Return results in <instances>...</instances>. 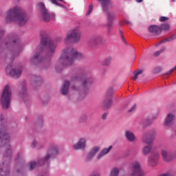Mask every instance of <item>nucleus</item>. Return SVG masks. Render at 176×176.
<instances>
[{
	"label": "nucleus",
	"instance_id": "obj_19",
	"mask_svg": "<svg viewBox=\"0 0 176 176\" xmlns=\"http://www.w3.org/2000/svg\"><path fill=\"white\" fill-rule=\"evenodd\" d=\"M174 119H175L174 115H173L172 113L168 114L167 117L165 119L164 125L171 126V124H173V122H174Z\"/></svg>",
	"mask_w": 176,
	"mask_h": 176
},
{
	"label": "nucleus",
	"instance_id": "obj_3",
	"mask_svg": "<svg viewBox=\"0 0 176 176\" xmlns=\"http://www.w3.org/2000/svg\"><path fill=\"white\" fill-rule=\"evenodd\" d=\"M10 138L5 130V126L1 124L0 126V146H6L8 150L3 155V160L10 162V157L12 156V149H10V145L9 144Z\"/></svg>",
	"mask_w": 176,
	"mask_h": 176
},
{
	"label": "nucleus",
	"instance_id": "obj_2",
	"mask_svg": "<svg viewBox=\"0 0 176 176\" xmlns=\"http://www.w3.org/2000/svg\"><path fill=\"white\" fill-rule=\"evenodd\" d=\"M7 23L17 21L20 25H24L28 18L27 14L19 6H16L8 10L6 18Z\"/></svg>",
	"mask_w": 176,
	"mask_h": 176
},
{
	"label": "nucleus",
	"instance_id": "obj_24",
	"mask_svg": "<svg viewBox=\"0 0 176 176\" xmlns=\"http://www.w3.org/2000/svg\"><path fill=\"white\" fill-rule=\"evenodd\" d=\"M43 61V58L41 54H36L32 58V63H41Z\"/></svg>",
	"mask_w": 176,
	"mask_h": 176
},
{
	"label": "nucleus",
	"instance_id": "obj_7",
	"mask_svg": "<svg viewBox=\"0 0 176 176\" xmlns=\"http://www.w3.org/2000/svg\"><path fill=\"white\" fill-rule=\"evenodd\" d=\"M37 6L38 9H41L43 12V17L44 21L47 23V21H50L51 19H54V14H50L47 12V10H46V8H45V4L43 3H41V2L38 3L37 4Z\"/></svg>",
	"mask_w": 176,
	"mask_h": 176
},
{
	"label": "nucleus",
	"instance_id": "obj_34",
	"mask_svg": "<svg viewBox=\"0 0 176 176\" xmlns=\"http://www.w3.org/2000/svg\"><path fill=\"white\" fill-rule=\"evenodd\" d=\"M120 36L123 43H126V39H124V36H123V32H122V30H120Z\"/></svg>",
	"mask_w": 176,
	"mask_h": 176
},
{
	"label": "nucleus",
	"instance_id": "obj_40",
	"mask_svg": "<svg viewBox=\"0 0 176 176\" xmlns=\"http://www.w3.org/2000/svg\"><path fill=\"white\" fill-rule=\"evenodd\" d=\"M135 109V104H134L129 110V112H133Z\"/></svg>",
	"mask_w": 176,
	"mask_h": 176
},
{
	"label": "nucleus",
	"instance_id": "obj_33",
	"mask_svg": "<svg viewBox=\"0 0 176 176\" xmlns=\"http://www.w3.org/2000/svg\"><path fill=\"white\" fill-rule=\"evenodd\" d=\"M111 64V58H106L103 62L104 65H109Z\"/></svg>",
	"mask_w": 176,
	"mask_h": 176
},
{
	"label": "nucleus",
	"instance_id": "obj_28",
	"mask_svg": "<svg viewBox=\"0 0 176 176\" xmlns=\"http://www.w3.org/2000/svg\"><path fill=\"white\" fill-rule=\"evenodd\" d=\"M119 175V169L118 168H114L111 170L110 176H118Z\"/></svg>",
	"mask_w": 176,
	"mask_h": 176
},
{
	"label": "nucleus",
	"instance_id": "obj_9",
	"mask_svg": "<svg viewBox=\"0 0 176 176\" xmlns=\"http://www.w3.org/2000/svg\"><path fill=\"white\" fill-rule=\"evenodd\" d=\"M113 94V90L110 89L107 91V95L104 100L103 101V107L105 109L109 108L112 105V94Z\"/></svg>",
	"mask_w": 176,
	"mask_h": 176
},
{
	"label": "nucleus",
	"instance_id": "obj_38",
	"mask_svg": "<svg viewBox=\"0 0 176 176\" xmlns=\"http://www.w3.org/2000/svg\"><path fill=\"white\" fill-rule=\"evenodd\" d=\"M160 71H162V67H157L155 69V74L160 72Z\"/></svg>",
	"mask_w": 176,
	"mask_h": 176
},
{
	"label": "nucleus",
	"instance_id": "obj_49",
	"mask_svg": "<svg viewBox=\"0 0 176 176\" xmlns=\"http://www.w3.org/2000/svg\"><path fill=\"white\" fill-rule=\"evenodd\" d=\"M0 119L2 120V119H3V116H1Z\"/></svg>",
	"mask_w": 176,
	"mask_h": 176
},
{
	"label": "nucleus",
	"instance_id": "obj_35",
	"mask_svg": "<svg viewBox=\"0 0 176 176\" xmlns=\"http://www.w3.org/2000/svg\"><path fill=\"white\" fill-rule=\"evenodd\" d=\"M92 11H93V5H89L88 11L87 12V16L90 14V13H91Z\"/></svg>",
	"mask_w": 176,
	"mask_h": 176
},
{
	"label": "nucleus",
	"instance_id": "obj_18",
	"mask_svg": "<svg viewBox=\"0 0 176 176\" xmlns=\"http://www.w3.org/2000/svg\"><path fill=\"white\" fill-rule=\"evenodd\" d=\"M148 31L149 32L159 35L162 32V28L157 25H153L148 27Z\"/></svg>",
	"mask_w": 176,
	"mask_h": 176
},
{
	"label": "nucleus",
	"instance_id": "obj_15",
	"mask_svg": "<svg viewBox=\"0 0 176 176\" xmlns=\"http://www.w3.org/2000/svg\"><path fill=\"white\" fill-rule=\"evenodd\" d=\"M157 160H159V153H154L151 157L148 158V164L151 166H156V164H157Z\"/></svg>",
	"mask_w": 176,
	"mask_h": 176
},
{
	"label": "nucleus",
	"instance_id": "obj_37",
	"mask_svg": "<svg viewBox=\"0 0 176 176\" xmlns=\"http://www.w3.org/2000/svg\"><path fill=\"white\" fill-rule=\"evenodd\" d=\"M173 71H176V67H174L172 69H170L169 72H167L166 75H170V74H173Z\"/></svg>",
	"mask_w": 176,
	"mask_h": 176
},
{
	"label": "nucleus",
	"instance_id": "obj_32",
	"mask_svg": "<svg viewBox=\"0 0 176 176\" xmlns=\"http://www.w3.org/2000/svg\"><path fill=\"white\" fill-rule=\"evenodd\" d=\"M36 166V162H32L30 163V170H34L35 167Z\"/></svg>",
	"mask_w": 176,
	"mask_h": 176
},
{
	"label": "nucleus",
	"instance_id": "obj_21",
	"mask_svg": "<svg viewBox=\"0 0 176 176\" xmlns=\"http://www.w3.org/2000/svg\"><path fill=\"white\" fill-rule=\"evenodd\" d=\"M107 19H108L107 28L109 30L111 27H112V21H113L115 19V14H113V13L108 12Z\"/></svg>",
	"mask_w": 176,
	"mask_h": 176
},
{
	"label": "nucleus",
	"instance_id": "obj_29",
	"mask_svg": "<svg viewBox=\"0 0 176 176\" xmlns=\"http://www.w3.org/2000/svg\"><path fill=\"white\" fill-rule=\"evenodd\" d=\"M143 71L141 69H138L134 72L133 80H137V78H138V75H141Z\"/></svg>",
	"mask_w": 176,
	"mask_h": 176
},
{
	"label": "nucleus",
	"instance_id": "obj_17",
	"mask_svg": "<svg viewBox=\"0 0 176 176\" xmlns=\"http://www.w3.org/2000/svg\"><path fill=\"white\" fill-rule=\"evenodd\" d=\"M100 151V147L95 146L91 149L88 155H87V160H91L94 156H96V153Z\"/></svg>",
	"mask_w": 176,
	"mask_h": 176
},
{
	"label": "nucleus",
	"instance_id": "obj_25",
	"mask_svg": "<svg viewBox=\"0 0 176 176\" xmlns=\"http://www.w3.org/2000/svg\"><path fill=\"white\" fill-rule=\"evenodd\" d=\"M125 137L128 141H134L135 140V136L133 132L126 131L125 132Z\"/></svg>",
	"mask_w": 176,
	"mask_h": 176
},
{
	"label": "nucleus",
	"instance_id": "obj_8",
	"mask_svg": "<svg viewBox=\"0 0 176 176\" xmlns=\"http://www.w3.org/2000/svg\"><path fill=\"white\" fill-rule=\"evenodd\" d=\"M132 175L144 176V171L141 169V165L138 162H134L132 164Z\"/></svg>",
	"mask_w": 176,
	"mask_h": 176
},
{
	"label": "nucleus",
	"instance_id": "obj_42",
	"mask_svg": "<svg viewBox=\"0 0 176 176\" xmlns=\"http://www.w3.org/2000/svg\"><path fill=\"white\" fill-rule=\"evenodd\" d=\"M107 113H104L102 115V119H104V120L107 119Z\"/></svg>",
	"mask_w": 176,
	"mask_h": 176
},
{
	"label": "nucleus",
	"instance_id": "obj_16",
	"mask_svg": "<svg viewBox=\"0 0 176 176\" xmlns=\"http://www.w3.org/2000/svg\"><path fill=\"white\" fill-rule=\"evenodd\" d=\"M86 146V139L81 138L79 140L77 144H74L73 146V149H85Z\"/></svg>",
	"mask_w": 176,
	"mask_h": 176
},
{
	"label": "nucleus",
	"instance_id": "obj_13",
	"mask_svg": "<svg viewBox=\"0 0 176 176\" xmlns=\"http://www.w3.org/2000/svg\"><path fill=\"white\" fill-rule=\"evenodd\" d=\"M58 153V151L57 150V147H53L52 148L50 149L48 151L47 155L45 156V157L43 160H41L40 163H43V164H45L49 159H50V157L57 155Z\"/></svg>",
	"mask_w": 176,
	"mask_h": 176
},
{
	"label": "nucleus",
	"instance_id": "obj_27",
	"mask_svg": "<svg viewBox=\"0 0 176 176\" xmlns=\"http://www.w3.org/2000/svg\"><path fill=\"white\" fill-rule=\"evenodd\" d=\"M175 38H176V34H174L171 37L168 38H166L162 41L161 42H160L158 44H157V46H159V45H160L161 43H164V42H170V41H173V39H175Z\"/></svg>",
	"mask_w": 176,
	"mask_h": 176
},
{
	"label": "nucleus",
	"instance_id": "obj_50",
	"mask_svg": "<svg viewBox=\"0 0 176 176\" xmlns=\"http://www.w3.org/2000/svg\"><path fill=\"white\" fill-rule=\"evenodd\" d=\"M84 119H85V120H86V119H87V116H85Z\"/></svg>",
	"mask_w": 176,
	"mask_h": 176
},
{
	"label": "nucleus",
	"instance_id": "obj_47",
	"mask_svg": "<svg viewBox=\"0 0 176 176\" xmlns=\"http://www.w3.org/2000/svg\"><path fill=\"white\" fill-rule=\"evenodd\" d=\"M143 0H136L137 2L140 3L142 2Z\"/></svg>",
	"mask_w": 176,
	"mask_h": 176
},
{
	"label": "nucleus",
	"instance_id": "obj_48",
	"mask_svg": "<svg viewBox=\"0 0 176 176\" xmlns=\"http://www.w3.org/2000/svg\"><path fill=\"white\" fill-rule=\"evenodd\" d=\"M73 90H78L75 87H72Z\"/></svg>",
	"mask_w": 176,
	"mask_h": 176
},
{
	"label": "nucleus",
	"instance_id": "obj_51",
	"mask_svg": "<svg viewBox=\"0 0 176 176\" xmlns=\"http://www.w3.org/2000/svg\"><path fill=\"white\" fill-rule=\"evenodd\" d=\"M3 166H5V162L3 163Z\"/></svg>",
	"mask_w": 176,
	"mask_h": 176
},
{
	"label": "nucleus",
	"instance_id": "obj_44",
	"mask_svg": "<svg viewBox=\"0 0 176 176\" xmlns=\"http://www.w3.org/2000/svg\"><path fill=\"white\" fill-rule=\"evenodd\" d=\"M3 34H5V32L3 30L0 31V38L1 36H2V35H3Z\"/></svg>",
	"mask_w": 176,
	"mask_h": 176
},
{
	"label": "nucleus",
	"instance_id": "obj_43",
	"mask_svg": "<svg viewBox=\"0 0 176 176\" xmlns=\"http://www.w3.org/2000/svg\"><path fill=\"white\" fill-rule=\"evenodd\" d=\"M160 176H173V175H170L169 173H164V174H162Z\"/></svg>",
	"mask_w": 176,
	"mask_h": 176
},
{
	"label": "nucleus",
	"instance_id": "obj_22",
	"mask_svg": "<svg viewBox=\"0 0 176 176\" xmlns=\"http://www.w3.org/2000/svg\"><path fill=\"white\" fill-rule=\"evenodd\" d=\"M99 2L102 4V9L104 12L107 11L108 10V8H109V5L111 4L110 0H98Z\"/></svg>",
	"mask_w": 176,
	"mask_h": 176
},
{
	"label": "nucleus",
	"instance_id": "obj_12",
	"mask_svg": "<svg viewBox=\"0 0 176 176\" xmlns=\"http://www.w3.org/2000/svg\"><path fill=\"white\" fill-rule=\"evenodd\" d=\"M162 159L165 162H171L174 159V154L170 150L163 149L161 151Z\"/></svg>",
	"mask_w": 176,
	"mask_h": 176
},
{
	"label": "nucleus",
	"instance_id": "obj_14",
	"mask_svg": "<svg viewBox=\"0 0 176 176\" xmlns=\"http://www.w3.org/2000/svg\"><path fill=\"white\" fill-rule=\"evenodd\" d=\"M74 80L76 82H81L83 87H87L89 84L91 83V80H86V77L84 75H80L74 78Z\"/></svg>",
	"mask_w": 176,
	"mask_h": 176
},
{
	"label": "nucleus",
	"instance_id": "obj_30",
	"mask_svg": "<svg viewBox=\"0 0 176 176\" xmlns=\"http://www.w3.org/2000/svg\"><path fill=\"white\" fill-rule=\"evenodd\" d=\"M161 31L163 30L164 31H168L170 30V25L168 24H163L161 25Z\"/></svg>",
	"mask_w": 176,
	"mask_h": 176
},
{
	"label": "nucleus",
	"instance_id": "obj_39",
	"mask_svg": "<svg viewBox=\"0 0 176 176\" xmlns=\"http://www.w3.org/2000/svg\"><path fill=\"white\" fill-rule=\"evenodd\" d=\"M36 144H38V143L36 142V141L34 140L33 142H32V148H35V147L36 146Z\"/></svg>",
	"mask_w": 176,
	"mask_h": 176
},
{
	"label": "nucleus",
	"instance_id": "obj_11",
	"mask_svg": "<svg viewBox=\"0 0 176 176\" xmlns=\"http://www.w3.org/2000/svg\"><path fill=\"white\" fill-rule=\"evenodd\" d=\"M6 71L7 74H9V75H11V76H13L14 78H19L22 72L21 68L12 69V66L10 65L6 67Z\"/></svg>",
	"mask_w": 176,
	"mask_h": 176
},
{
	"label": "nucleus",
	"instance_id": "obj_20",
	"mask_svg": "<svg viewBox=\"0 0 176 176\" xmlns=\"http://www.w3.org/2000/svg\"><path fill=\"white\" fill-rule=\"evenodd\" d=\"M69 87V81L65 80L63 83V86L62 87L60 91L63 96H66L68 94V89Z\"/></svg>",
	"mask_w": 176,
	"mask_h": 176
},
{
	"label": "nucleus",
	"instance_id": "obj_6",
	"mask_svg": "<svg viewBox=\"0 0 176 176\" xmlns=\"http://www.w3.org/2000/svg\"><path fill=\"white\" fill-rule=\"evenodd\" d=\"M79 39H80V31L79 28H76L67 33L65 41L78 42Z\"/></svg>",
	"mask_w": 176,
	"mask_h": 176
},
{
	"label": "nucleus",
	"instance_id": "obj_46",
	"mask_svg": "<svg viewBox=\"0 0 176 176\" xmlns=\"http://www.w3.org/2000/svg\"><path fill=\"white\" fill-rule=\"evenodd\" d=\"M91 176H100V175L98 173H95V174H94V175H92Z\"/></svg>",
	"mask_w": 176,
	"mask_h": 176
},
{
	"label": "nucleus",
	"instance_id": "obj_31",
	"mask_svg": "<svg viewBox=\"0 0 176 176\" xmlns=\"http://www.w3.org/2000/svg\"><path fill=\"white\" fill-rule=\"evenodd\" d=\"M164 50H166V47H163L160 50L155 52L154 54V56L155 57L160 56L161 53H163V52H164Z\"/></svg>",
	"mask_w": 176,
	"mask_h": 176
},
{
	"label": "nucleus",
	"instance_id": "obj_41",
	"mask_svg": "<svg viewBox=\"0 0 176 176\" xmlns=\"http://www.w3.org/2000/svg\"><path fill=\"white\" fill-rule=\"evenodd\" d=\"M52 3H54V5H58V3H57V0H51Z\"/></svg>",
	"mask_w": 176,
	"mask_h": 176
},
{
	"label": "nucleus",
	"instance_id": "obj_26",
	"mask_svg": "<svg viewBox=\"0 0 176 176\" xmlns=\"http://www.w3.org/2000/svg\"><path fill=\"white\" fill-rule=\"evenodd\" d=\"M9 174H10V170H9V168H0V175H9Z\"/></svg>",
	"mask_w": 176,
	"mask_h": 176
},
{
	"label": "nucleus",
	"instance_id": "obj_45",
	"mask_svg": "<svg viewBox=\"0 0 176 176\" xmlns=\"http://www.w3.org/2000/svg\"><path fill=\"white\" fill-rule=\"evenodd\" d=\"M27 93V89H25V87L23 88V94H25Z\"/></svg>",
	"mask_w": 176,
	"mask_h": 176
},
{
	"label": "nucleus",
	"instance_id": "obj_23",
	"mask_svg": "<svg viewBox=\"0 0 176 176\" xmlns=\"http://www.w3.org/2000/svg\"><path fill=\"white\" fill-rule=\"evenodd\" d=\"M111 149H112V146H110L109 148H104L103 150H102L101 152L97 156V160H100L101 157H102L103 156H105V155H107V153H109V151H111Z\"/></svg>",
	"mask_w": 176,
	"mask_h": 176
},
{
	"label": "nucleus",
	"instance_id": "obj_1",
	"mask_svg": "<svg viewBox=\"0 0 176 176\" xmlns=\"http://www.w3.org/2000/svg\"><path fill=\"white\" fill-rule=\"evenodd\" d=\"M83 55L75 49L67 48L62 51V54L56 65V71H60V69L65 68V67H69L72 65L76 60H80L82 58Z\"/></svg>",
	"mask_w": 176,
	"mask_h": 176
},
{
	"label": "nucleus",
	"instance_id": "obj_36",
	"mask_svg": "<svg viewBox=\"0 0 176 176\" xmlns=\"http://www.w3.org/2000/svg\"><path fill=\"white\" fill-rule=\"evenodd\" d=\"M167 20H168V17H166V16H160V21H161L162 23L164 22V21H167Z\"/></svg>",
	"mask_w": 176,
	"mask_h": 176
},
{
	"label": "nucleus",
	"instance_id": "obj_10",
	"mask_svg": "<svg viewBox=\"0 0 176 176\" xmlns=\"http://www.w3.org/2000/svg\"><path fill=\"white\" fill-rule=\"evenodd\" d=\"M143 141L145 144H147L148 146H144L142 148V152L144 155H148L152 151V142H153V138L146 139L145 138H143Z\"/></svg>",
	"mask_w": 176,
	"mask_h": 176
},
{
	"label": "nucleus",
	"instance_id": "obj_5",
	"mask_svg": "<svg viewBox=\"0 0 176 176\" xmlns=\"http://www.w3.org/2000/svg\"><path fill=\"white\" fill-rule=\"evenodd\" d=\"M10 98H12V91H10L9 85H6L4 87L1 98V104L4 109H8V108H9Z\"/></svg>",
	"mask_w": 176,
	"mask_h": 176
},
{
	"label": "nucleus",
	"instance_id": "obj_4",
	"mask_svg": "<svg viewBox=\"0 0 176 176\" xmlns=\"http://www.w3.org/2000/svg\"><path fill=\"white\" fill-rule=\"evenodd\" d=\"M41 45L47 49V56H52V54H53L56 50L57 43H56V41L50 39L49 38V34H47V33H46L45 31L41 32Z\"/></svg>",
	"mask_w": 176,
	"mask_h": 176
},
{
	"label": "nucleus",
	"instance_id": "obj_52",
	"mask_svg": "<svg viewBox=\"0 0 176 176\" xmlns=\"http://www.w3.org/2000/svg\"><path fill=\"white\" fill-rule=\"evenodd\" d=\"M59 1H63V0H59Z\"/></svg>",
	"mask_w": 176,
	"mask_h": 176
}]
</instances>
